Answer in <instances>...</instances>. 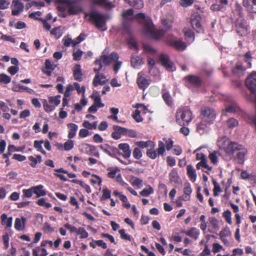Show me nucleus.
<instances>
[{"instance_id":"nucleus-1","label":"nucleus","mask_w":256,"mask_h":256,"mask_svg":"<svg viewBox=\"0 0 256 256\" xmlns=\"http://www.w3.org/2000/svg\"><path fill=\"white\" fill-rule=\"evenodd\" d=\"M122 16L126 19L131 20L134 18H136L140 22H144V33L154 40H158L160 39L164 34V31L163 30H158L154 28L153 24L151 20L146 18L144 13L140 12L136 16H134L133 10L129 9L122 13Z\"/></svg>"},{"instance_id":"nucleus-2","label":"nucleus","mask_w":256,"mask_h":256,"mask_svg":"<svg viewBox=\"0 0 256 256\" xmlns=\"http://www.w3.org/2000/svg\"><path fill=\"white\" fill-rule=\"evenodd\" d=\"M192 119V112L188 108H183L178 110L176 114V122L180 125H188Z\"/></svg>"},{"instance_id":"nucleus-3","label":"nucleus","mask_w":256,"mask_h":256,"mask_svg":"<svg viewBox=\"0 0 256 256\" xmlns=\"http://www.w3.org/2000/svg\"><path fill=\"white\" fill-rule=\"evenodd\" d=\"M232 146L233 148L232 150V153L228 155L232 156L238 164H243L245 156L247 154V150L243 146L236 142Z\"/></svg>"},{"instance_id":"nucleus-4","label":"nucleus","mask_w":256,"mask_h":256,"mask_svg":"<svg viewBox=\"0 0 256 256\" xmlns=\"http://www.w3.org/2000/svg\"><path fill=\"white\" fill-rule=\"evenodd\" d=\"M118 59V56L116 52H112L110 55L102 54L98 60H96L94 64L98 66V68H94V70L98 72L102 69L104 66L108 65L111 62L117 60Z\"/></svg>"},{"instance_id":"nucleus-5","label":"nucleus","mask_w":256,"mask_h":256,"mask_svg":"<svg viewBox=\"0 0 256 256\" xmlns=\"http://www.w3.org/2000/svg\"><path fill=\"white\" fill-rule=\"evenodd\" d=\"M90 19L94 22L95 26L99 30L104 31L107 29L106 24V16L98 12H93L90 14Z\"/></svg>"},{"instance_id":"nucleus-6","label":"nucleus","mask_w":256,"mask_h":256,"mask_svg":"<svg viewBox=\"0 0 256 256\" xmlns=\"http://www.w3.org/2000/svg\"><path fill=\"white\" fill-rule=\"evenodd\" d=\"M236 142H230L226 136L219 138L217 141L218 146L220 148L224 150L227 154H230L232 153V146Z\"/></svg>"},{"instance_id":"nucleus-7","label":"nucleus","mask_w":256,"mask_h":256,"mask_svg":"<svg viewBox=\"0 0 256 256\" xmlns=\"http://www.w3.org/2000/svg\"><path fill=\"white\" fill-rule=\"evenodd\" d=\"M107 170L108 171L107 174L108 178H114L115 180L119 182L122 186H128V184L122 180L120 173V170L119 168L117 167H111L108 168Z\"/></svg>"},{"instance_id":"nucleus-8","label":"nucleus","mask_w":256,"mask_h":256,"mask_svg":"<svg viewBox=\"0 0 256 256\" xmlns=\"http://www.w3.org/2000/svg\"><path fill=\"white\" fill-rule=\"evenodd\" d=\"M216 113L214 109L210 108H204L201 110L202 119L208 123H212L215 120Z\"/></svg>"},{"instance_id":"nucleus-9","label":"nucleus","mask_w":256,"mask_h":256,"mask_svg":"<svg viewBox=\"0 0 256 256\" xmlns=\"http://www.w3.org/2000/svg\"><path fill=\"white\" fill-rule=\"evenodd\" d=\"M236 30L241 36H245L250 32L246 22L242 18L238 19L236 22Z\"/></svg>"},{"instance_id":"nucleus-10","label":"nucleus","mask_w":256,"mask_h":256,"mask_svg":"<svg viewBox=\"0 0 256 256\" xmlns=\"http://www.w3.org/2000/svg\"><path fill=\"white\" fill-rule=\"evenodd\" d=\"M100 148L106 154L112 158H118L120 156V152L115 147L104 144L99 146Z\"/></svg>"},{"instance_id":"nucleus-11","label":"nucleus","mask_w":256,"mask_h":256,"mask_svg":"<svg viewBox=\"0 0 256 256\" xmlns=\"http://www.w3.org/2000/svg\"><path fill=\"white\" fill-rule=\"evenodd\" d=\"M167 42L170 46L174 47L178 50H183L187 47L186 44L180 38L169 36L167 38Z\"/></svg>"},{"instance_id":"nucleus-12","label":"nucleus","mask_w":256,"mask_h":256,"mask_svg":"<svg viewBox=\"0 0 256 256\" xmlns=\"http://www.w3.org/2000/svg\"><path fill=\"white\" fill-rule=\"evenodd\" d=\"M246 84L250 90L256 95V73H252L246 80Z\"/></svg>"},{"instance_id":"nucleus-13","label":"nucleus","mask_w":256,"mask_h":256,"mask_svg":"<svg viewBox=\"0 0 256 256\" xmlns=\"http://www.w3.org/2000/svg\"><path fill=\"white\" fill-rule=\"evenodd\" d=\"M159 60L161 64L169 71H174L176 68L174 64L170 60L168 57L164 54H162L159 56Z\"/></svg>"},{"instance_id":"nucleus-14","label":"nucleus","mask_w":256,"mask_h":256,"mask_svg":"<svg viewBox=\"0 0 256 256\" xmlns=\"http://www.w3.org/2000/svg\"><path fill=\"white\" fill-rule=\"evenodd\" d=\"M240 110L237 104L234 102H230V104L225 106V108L222 110V116H226L228 114H233L237 112Z\"/></svg>"},{"instance_id":"nucleus-15","label":"nucleus","mask_w":256,"mask_h":256,"mask_svg":"<svg viewBox=\"0 0 256 256\" xmlns=\"http://www.w3.org/2000/svg\"><path fill=\"white\" fill-rule=\"evenodd\" d=\"M11 8L12 14L13 16H18L24 10V5L19 0H13Z\"/></svg>"},{"instance_id":"nucleus-16","label":"nucleus","mask_w":256,"mask_h":256,"mask_svg":"<svg viewBox=\"0 0 256 256\" xmlns=\"http://www.w3.org/2000/svg\"><path fill=\"white\" fill-rule=\"evenodd\" d=\"M191 24L197 32H202L203 28L200 24V17L198 15L192 16L191 18Z\"/></svg>"},{"instance_id":"nucleus-17","label":"nucleus","mask_w":256,"mask_h":256,"mask_svg":"<svg viewBox=\"0 0 256 256\" xmlns=\"http://www.w3.org/2000/svg\"><path fill=\"white\" fill-rule=\"evenodd\" d=\"M118 150H121L122 153H120V156L122 155L125 159H128L130 158L131 156V150L130 149V145L127 143H120L118 145Z\"/></svg>"},{"instance_id":"nucleus-18","label":"nucleus","mask_w":256,"mask_h":256,"mask_svg":"<svg viewBox=\"0 0 256 256\" xmlns=\"http://www.w3.org/2000/svg\"><path fill=\"white\" fill-rule=\"evenodd\" d=\"M107 82L106 76L98 72L94 78L92 84L94 86H97L98 85H104Z\"/></svg>"},{"instance_id":"nucleus-19","label":"nucleus","mask_w":256,"mask_h":256,"mask_svg":"<svg viewBox=\"0 0 256 256\" xmlns=\"http://www.w3.org/2000/svg\"><path fill=\"white\" fill-rule=\"evenodd\" d=\"M114 132L112 133L111 136L114 140H117L120 139L122 136H124L125 128L120 127L118 126H113Z\"/></svg>"},{"instance_id":"nucleus-20","label":"nucleus","mask_w":256,"mask_h":256,"mask_svg":"<svg viewBox=\"0 0 256 256\" xmlns=\"http://www.w3.org/2000/svg\"><path fill=\"white\" fill-rule=\"evenodd\" d=\"M137 83L140 88L144 90L149 86L150 81L144 75H142L141 73H138Z\"/></svg>"},{"instance_id":"nucleus-21","label":"nucleus","mask_w":256,"mask_h":256,"mask_svg":"<svg viewBox=\"0 0 256 256\" xmlns=\"http://www.w3.org/2000/svg\"><path fill=\"white\" fill-rule=\"evenodd\" d=\"M68 6V12L69 14H76L81 12L80 7L74 2H66Z\"/></svg>"},{"instance_id":"nucleus-22","label":"nucleus","mask_w":256,"mask_h":256,"mask_svg":"<svg viewBox=\"0 0 256 256\" xmlns=\"http://www.w3.org/2000/svg\"><path fill=\"white\" fill-rule=\"evenodd\" d=\"M192 189L190 183H185L184 188V194L180 196V198L184 201H188L190 200Z\"/></svg>"},{"instance_id":"nucleus-23","label":"nucleus","mask_w":256,"mask_h":256,"mask_svg":"<svg viewBox=\"0 0 256 256\" xmlns=\"http://www.w3.org/2000/svg\"><path fill=\"white\" fill-rule=\"evenodd\" d=\"M196 168L198 170H202L203 172L206 173H208V172L211 171L212 169V166L208 164L207 159H204L198 162Z\"/></svg>"},{"instance_id":"nucleus-24","label":"nucleus","mask_w":256,"mask_h":256,"mask_svg":"<svg viewBox=\"0 0 256 256\" xmlns=\"http://www.w3.org/2000/svg\"><path fill=\"white\" fill-rule=\"evenodd\" d=\"M228 4V0H216V3L210 6V9L214 11L222 10Z\"/></svg>"},{"instance_id":"nucleus-25","label":"nucleus","mask_w":256,"mask_h":256,"mask_svg":"<svg viewBox=\"0 0 256 256\" xmlns=\"http://www.w3.org/2000/svg\"><path fill=\"white\" fill-rule=\"evenodd\" d=\"M183 232L195 240L198 239L200 234V230L194 227L191 228L186 231H184Z\"/></svg>"},{"instance_id":"nucleus-26","label":"nucleus","mask_w":256,"mask_h":256,"mask_svg":"<svg viewBox=\"0 0 256 256\" xmlns=\"http://www.w3.org/2000/svg\"><path fill=\"white\" fill-rule=\"evenodd\" d=\"M12 90L16 92H26L30 94H32L34 92L33 90L20 84H14L12 88Z\"/></svg>"},{"instance_id":"nucleus-27","label":"nucleus","mask_w":256,"mask_h":256,"mask_svg":"<svg viewBox=\"0 0 256 256\" xmlns=\"http://www.w3.org/2000/svg\"><path fill=\"white\" fill-rule=\"evenodd\" d=\"M67 126L68 129V137L70 139L74 138L76 135L78 126L75 124L70 123L68 124Z\"/></svg>"},{"instance_id":"nucleus-28","label":"nucleus","mask_w":256,"mask_h":256,"mask_svg":"<svg viewBox=\"0 0 256 256\" xmlns=\"http://www.w3.org/2000/svg\"><path fill=\"white\" fill-rule=\"evenodd\" d=\"M183 31L187 42L188 44L192 42L194 40V34L193 31L188 28H184Z\"/></svg>"},{"instance_id":"nucleus-29","label":"nucleus","mask_w":256,"mask_h":256,"mask_svg":"<svg viewBox=\"0 0 256 256\" xmlns=\"http://www.w3.org/2000/svg\"><path fill=\"white\" fill-rule=\"evenodd\" d=\"M26 218L22 217L20 218H16L14 223L15 228L19 231L22 230L25 226Z\"/></svg>"},{"instance_id":"nucleus-30","label":"nucleus","mask_w":256,"mask_h":256,"mask_svg":"<svg viewBox=\"0 0 256 256\" xmlns=\"http://www.w3.org/2000/svg\"><path fill=\"white\" fill-rule=\"evenodd\" d=\"M186 82L193 86H198L200 84V78L194 76H189L185 78Z\"/></svg>"},{"instance_id":"nucleus-31","label":"nucleus","mask_w":256,"mask_h":256,"mask_svg":"<svg viewBox=\"0 0 256 256\" xmlns=\"http://www.w3.org/2000/svg\"><path fill=\"white\" fill-rule=\"evenodd\" d=\"M142 60L136 54H132L131 58V64L134 68H139L142 64Z\"/></svg>"},{"instance_id":"nucleus-32","label":"nucleus","mask_w":256,"mask_h":256,"mask_svg":"<svg viewBox=\"0 0 256 256\" xmlns=\"http://www.w3.org/2000/svg\"><path fill=\"white\" fill-rule=\"evenodd\" d=\"M125 2L136 9H140L143 8L144 3L142 0H124Z\"/></svg>"},{"instance_id":"nucleus-33","label":"nucleus","mask_w":256,"mask_h":256,"mask_svg":"<svg viewBox=\"0 0 256 256\" xmlns=\"http://www.w3.org/2000/svg\"><path fill=\"white\" fill-rule=\"evenodd\" d=\"M73 72L74 80L78 81L82 80V74L81 72V68L80 65L76 64L74 66Z\"/></svg>"},{"instance_id":"nucleus-34","label":"nucleus","mask_w":256,"mask_h":256,"mask_svg":"<svg viewBox=\"0 0 256 256\" xmlns=\"http://www.w3.org/2000/svg\"><path fill=\"white\" fill-rule=\"evenodd\" d=\"M2 224L6 226V228H10L12 225V218L9 217L8 218L6 214H3L1 216Z\"/></svg>"},{"instance_id":"nucleus-35","label":"nucleus","mask_w":256,"mask_h":256,"mask_svg":"<svg viewBox=\"0 0 256 256\" xmlns=\"http://www.w3.org/2000/svg\"><path fill=\"white\" fill-rule=\"evenodd\" d=\"M196 130L197 132L202 135L208 132L209 128L206 124L201 122L197 124Z\"/></svg>"},{"instance_id":"nucleus-36","label":"nucleus","mask_w":256,"mask_h":256,"mask_svg":"<svg viewBox=\"0 0 256 256\" xmlns=\"http://www.w3.org/2000/svg\"><path fill=\"white\" fill-rule=\"evenodd\" d=\"M244 6L251 13H256V7L254 6L250 0H244L242 2Z\"/></svg>"},{"instance_id":"nucleus-37","label":"nucleus","mask_w":256,"mask_h":256,"mask_svg":"<svg viewBox=\"0 0 256 256\" xmlns=\"http://www.w3.org/2000/svg\"><path fill=\"white\" fill-rule=\"evenodd\" d=\"M220 154L216 151H214L210 153L208 158L210 160L211 164L214 165H217L218 162V156Z\"/></svg>"},{"instance_id":"nucleus-38","label":"nucleus","mask_w":256,"mask_h":256,"mask_svg":"<svg viewBox=\"0 0 256 256\" xmlns=\"http://www.w3.org/2000/svg\"><path fill=\"white\" fill-rule=\"evenodd\" d=\"M187 173L192 180L194 182L196 179V170L191 165L187 166Z\"/></svg>"},{"instance_id":"nucleus-39","label":"nucleus","mask_w":256,"mask_h":256,"mask_svg":"<svg viewBox=\"0 0 256 256\" xmlns=\"http://www.w3.org/2000/svg\"><path fill=\"white\" fill-rule=\"evenodd\" d=\"M43 187V186L41 184L33 187L34 194H36L38 198L46 194V191L42 190Z\"/></svg>"},{"instance_id":"nucleus-40","label":"nucleus","mask_w":256,"mask_h":256,"mask_svg":"<svg viewBox=\"0 0 256 256\" xmlns=\"http://www.w3.org/2000/svg\"><path fill=\"white\" fill-rule=\"evenodd\" d=\"M154 192L153 188L148 186L146 188L143 189L140 192V196L143 197H148L150 194H152Z\"/></svg>"},{"instance_id":"nucleus-41","label":"nucleus","mask_w":256,"mask_h":256,"mask_svg":"<svg viewBox=\"0 0 256 256\" xmlns=\"http://www.w3.org/2000/svg\"><path fill=\"white\" fill-rule=\"evenodd\" d=\"M40 252V256H46L48 252L46 248H40V246H37L32 250V254L34 256H38V253Z\"/></svg>"},{"instance_id":"nucleus-42","label":"nucleus","mask_w":256,"mask_h":256,"mask_svg":"<svg viewBox=\"0 0 256 256\" xmlns=\"http://www.w3.org/2000/svg\"><path fill=\"white\" fill-rule=\"evenodd\" d=\"M208 221L212 228L215 230L219 229V222L217 218L215 217L211 216L209 218Z\"/></svg>"},{"instance_id":"nucleus-43","label":"nucleus","mask_w":256,"mask_h":256,"mask_svg":"<svg viewBox=\"0 0 256 256\" xmlns=\"http://www.w3.org/2000/svg\"><path fill=\"white\" fill-rule=\"evenodd\" d=\"M136 144L142 148H147L148 146H151L152 148L154 146V143L150 140L137 142Z\"/></svg>"},{"instance_id":"nucleus-44","label":"nucleus","mask_w":256,"mask_h":256,"mask_svg":"<svg viewBox=\"0 0 256 256\" xmlns=\"http://www.w3.org/2000/svg\"><path fill=\"white\" fill-rule=\"evenodd\" d=\"M202 149V147H199L194 151V154H196V159L198 160H202L207 159L206 156L202 152H198Z\"/></svg>"},{"instance_id":"nucleus-45","label":"nucleus","mask_w":256,"mask_h":256,"mask_svg":"<svg viewBox=\"0 0 256 256\" xmlns=\"http://www.w3.org/2000/svg\"><path fill=\"white\" fill-rule=\"evenodd\" d=\"M74 89L76 90L78 93V94H82V97L84 98L85 97V92H86L85 86H80V84H78V82H74Z\"/></svg>"},{"instance_id":"nucleus-46","label":"nucleus","mask_w":256,"mask_h":256,"mask_svg":"<svg viewBox=\"0 0 256 256\" xmlns=\"http://www.w3.org/2000/svg\"><path fill=\"white\" fill-rule=\"evenodd\" d=\"M228 126L230 128H233L238 124V121L234 118H230L226 121Z\"/></svg>"},{"instance_id":"nucleus-47","label":"nucleus","mask_w":256,"mask_h":256,"mask_svg":"<svg viewBox=\"0 0 256 256\" xmlns=\"http://www.w3.org/2000/svg\"><path fill=\"white\" fill-rule=\"evenodd\" d=\"M11 81V78L8 75L2 73L0 74V82L4 84H8Z\"/></svg>"},{"instance_id":"nucleus-48","label":"nucleus","mask_w":256,"mask_h":256,"mask_svg":"<svg viewBox=\"0 0 256 256\" xmlns=\"http://www.w3.org/2000/svg\"><path fill=\"white\" fill-rule=\"evenodd\" d=\"M245 68L240 64L236 65L232 70L234 74H238V76L242 75Z\"/></svg>"},{"instance_id":"nucleus-49","label":"nucleus","mask_w":256,"mask_h":256,"mask_svg":"<svg viewBox=\"0 0 256 256\" xmlns=\"http://www.w3.org/2000/svg\"><path fill=\"white\" fill-rule=\"evenodd\" d=\"M165 144L162 141H159L158 143V148L157 154L158 156H162L165 152Z\"/></svg>"},{"instance_id":"nucleus-50","label":"nucleus","mask_w":256,"mask_h":256,"mask_svg":"<svg viewBox=\"0 0 256 256\" xmlns=\"http://www.w3.org/2000/svg\"><path fill=\"white\" fill-rule=\"evenodd\" d=\"M44 142L43 140H35L34 142V147L37 149L38 152H40L42 154H46V152L43 150L42 147V144Z\"/></svg>"},{"instance_id":"nucleus-51","label":"nucleus","mask_w":256,"mask_h":256,"mask_svg":"<svg viewBox=\"0 0 256 256\" xmlns=\"http://www.w3.org/2000/svg\"><path fill=\"white\" fill-rule=\"evenodd\" d=\"M50 102L54 104L55 107L58 106L60 102V96L58 95L56 96H50L49 98Z\"/></svg>"},{"instance_id":"nucleus-52","label":"nucleus","mask_w":256,"mask_h":256,"mask_svg":"<svg viewBox=\"0 0 256 256\" xmlns=\"http://www.w3.org/2000/svg\"><path fill=\"white\" fill-rule=\"evenodd\" d=\"M162 98L164 100L168 106H171L172 104V98L168 92H164L162 94Z\"/></svg>"},{"instance_id":"nucleus-53","label":"nucleus","mask_w":256,"mask_h":256,"mask_svg":"<svg viewBox=\"0 0 256 256\" xmlns=\"http://www.w3.org/2000/svg\"><path fill=\"white\" fill-rule=\"evenodd\" d=\"M36 204L38 206H44V207L46 208H49L52 206V204L49 202H46L45 198H42L39 199L37 201Z\"/></svg>"},{"instance_id":"nucleus-54","label":"nucleus","mask_w":256,"mask_h":256,"mask_svg":"<svg viewBox=\"0 0 256 256\" xmlns=\"http://www.w3.org/2000/svg\"><path fill=\"white\" fill-rule=\"evenodd\" d=\"M170 180L172 182H177L178 178V172L176 170L174 169L172 170V171L169 174Z\"/></svg>"},{"instance_id":"nucleus-55","label":"nucleus","mask_w":256,"mask_h":256,"mask_svg":"<svg viewBox=\"0 0 256 256\" xmlns=\"http://www.w3.org/2000/svg\"><path fill=\"white\" fill-rule=\"evenodd\" d=\"M74 143L73 140H69L64 143V150L69 151L73 148Z\"/></svg>"},{"instance_id":"nucleus-56","label":"nucleus","mask_w":256,"mask_h":256,"mask_svg":"<svg viewBox=\"0 0 256 256\" xmlns=\"http://www.w3.org/2000/svg\"><path fill=\"white\" fill-rule=\"evenodd\" d=\"M222 216L228 223L229 224H232V213L230 210L224 211L222 214Z\"/></svg>"},{"instance_id":"nucleus-57","label":"nucleus","mask_w":256,"mask_h":256,"mask_svg":"<svg viewBox=\"0 0 256 256\" xmlns=\"http://www.w3.org/2000/svg\"><path fill=\"white\" fill-rule=\"evenodd\" d=\"M231 235V232L230 228L226 226L224 229H222L219 234L220 237H228Z\"/></svg>"},{"instance_id":"nucleus-58","label":"nucleus","mask_w":256,"mask_h":256,"mask_svg":"<svg viewBox=\"0 0 256 256\" xmlns=\"http://www.w3.org/2000/svg\"><path fill=\"white\" fill-rule=\"evenodd\" d=\"M94 3L106 8H110L112 6L111 2H108L106 0H95Z\"/></svg>"},{"instance_id":"nucleus-59","label":"nucleus","mask_w":256,"mask_h":256,"mask_svg":"<svg viewBox=\"0 0 256 256\" xmlns=\"http://www.w3.org/2000/svg\"><path fill=\"white\" fill-rule=\"evenodd\" d=\"M77 234L80 235V238H85L88 237V232L82 227L79 228L78 230Z\"/></svg>"},{"instance_id":"nucleus-60","label":"nucleus","mask_w":256,"mask_h":256,"mask_svg":"<svg viewBox=\"0 0 256 256\" xmlns=\"http://www.w3.org/2000/svg\"><path fill=\"white\" fill-rule=\"evenodd\" d=\"M146 155L150 158L154 160L158 156V154L156 150H155L154 148H150L146 152Z\"/></svg>"},{"instance_id":"nucleus-61","label":"nucleus","mask_w":256,"mask_h":256,"mask_svg":"<svg viewBox=\"0 0 256 256\" xmlns=\"http://www.w3.org/2000/svg\"><path fill=\"white\" fill-rule=\"evenodd\" d=\"M74 90V84H73L68 85L66 88V91L64 92V96L65 97H70L71 95L72 92Z\"/></svg>"},{"instance_id":"nucleus-62","label":"nucleus","mask_w":256,"mask_h":256,"mask_svg":"<svg viewBox=\"0 0 256 256\" xmlns=\"http://www.w3.org/2000/svg\"><path fill=\"white\" fill-rule=\"evenodd\" d=\"M43 106L44 110L46 112H51L55 109V106H54L50 105L48 104L46 100H44L43 102Z\"/></svg>"},{"instance_id":"nucleus-63","label":"nucleus","mask_w":256,"mask_h":256,"mask_svg":"<svg viewBox=\"0 0 256 256\" xmlns=\"http://www.w3.org/2000/svg\"><path fill=\"white\" fill-rule=\"evenodd\" d=\"M132 154L136 160L140 159L142 156V151L138 148H134Z\"/></svg>"},{"instance_id":"nucleus-64","label":"nucleus","mask_w":256,"mask_h":256,"mask_svg":"<svg viewBox=\"0 0 256 256\" xmlns=\"http://www.w3.org/2000/svg\"><path fill=\"white\" fill-rule=\"evenodd\" d=\"M52 34L56 38H59L62 35V32L60 27H56L50 31Z\"/></svg>"}]
</instances>
